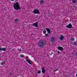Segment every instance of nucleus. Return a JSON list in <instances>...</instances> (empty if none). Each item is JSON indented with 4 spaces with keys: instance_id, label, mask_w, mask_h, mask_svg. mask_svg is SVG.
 <instances>
[{
    "instance_id": "obj_1",
    "label": "nucleus",
    "mask_w": 77,
    "mask_h": 77,
    "mask_svg": "<svg viewBox=\"0 0 77 77\" xmlns=\"http://www.w3.org/2000/svg\"><path fill=\"white\" fill-rule=\"evenodd\" d=\"M14 8L15 10L20 9V6L17 2H16L14 5Z\"/></svg>"
},
{
    "instance_id": "obj_29",
    "label": "nucleus",
    "mask_w": 77,
    "mask_h": 77,
    "mask_svg": "<svg viewBox=\"0 0 77 77\" xmlns=\"http://www.w3.org/2000/svg\"><path fill=\"white\" fill-rule=\"evenodd\" d=\"M76 77H77V73L76 74Z\"/></svg>"
},
{
    "instance_id": "obj_18",
    "label": "nucleus",
    "mask_w": 77,
    "mask_h": 77,
    "mask_svg": "<svg viewBox=\"0 0 77 77\" xmlns=\"http://www.w3.org/2000/svg\"><path fill=\"white\" fill-rule=\"evenodd\" d=\"M18 21V19H16L14 21H15V23H17V21Z\"/></svg>"
},
{
    "instance_id": "obj_14",
    "label": "nucleus",
    "mask_w": 77,
    "mask_h": 77,
    "mask_svg": "<svg viewBox=\"0 0 77 77\" xmlns=\"http://www.w3.org/2000/svg\"><path fill=\"white\" fill-rule=\"evenodd\" d=\"M5 63H6L5 62H3L1 63V65H4V64H5Z\"/></svg>"
},
{
    "instance_id": "obj_16",
    "label": "nucleus",
    "mask_w": 77,
    "mask_h": 77,
    "mask_svg": "<svg viewBox=\"0 0 77 77\" xmlns=\"http://www.w3.org/2000/svg\"><path fill=\"white\" fill-rule=\"evenodd\" d=\"M17 50L18 51H21V48L18 49L17 48Z\"/></svg>"
},
{
    "instance_id": "obj_22",
    "label": "nucleus",
    "mask_w": 77,
    "mask_h": 77,
    "mask_svg": "<svg viewBox=\"0 0 77 77\" xmlns=\"http://www.w3.org/2000/svg\"><path fill=\"white\" fill-rule=\"evenodd\" d=\"M43 33H44V34H45L46 33V31L45 30H44L43 31Z\"/></svg>"
},
{
    "instance_id": "obj_17",
    "label": "nucleus",
    "mask_w": 77,
    "mask_h": 77,
    "mask_svg": "<svg viewBox=\"0 0 77 77\" xmlns=\"http://www.w3.org/2000/svg\"><path fill=\"white\" fill-rule=\"evenodd\" d=\"M20 57H24V56L23 55L21 54L20 56Z\"/></svg>"
},
{
    "instance_id": "obj_23",
    "label": "nucleus",
    "mask_w": 77,
    "mask_h": 77,
    "mask_svg": "<svg viewBox=\"0 0 77 77\" xmlns=\"http://www.w3.org/2000/svg\"><path fill=\"white\" fill-rule=\"evenodd\" d=\"M58 70H59V69H55V70H54V72H56V71H58Z\"/></svg>"
},
{
    "instance_id": "obj_11",
    "label": "nucleus",
    "mask_w": 77,
    "mask_h": 77,
    "mask_svg": "<svg viewBox=\"0 0 77 77\" xmlns=\"http://www.w3.org/2000/svg\"><path fill=\"white\" fill-rule=\"evenodd\" d=\"M42 73H45V70L44 69V67H43L42 68Z\"/></svg>"
},
{
    "instance_id": "obj_21",
    "label": "nucleus",
    "mask_w": 77,
    "mask_h": 77,
    "mask_svg": "<svg viewBox=\"0 0 77 77\" xmlns=\"http://www.w3.org/2000/svg\"><path fill=\"white\" fill-rule=\"evenodd\" d=\"M40 3H44V1L42 0H41L40 1Z\"/></svg>"
},
{
    "instance_id": "obj_4",
    "label": "nucleus",
    "mask_w": 77,
    "mask_h": 77,
    "mask_svg": "<svg viewBox=\"0 0 77 77\" xmlns=\"http://www.w3.org/2000/svg\"><path fill=\"white\" fill-rule=\"evenodd\" d=\"M32 26H34V27H38V22H36L33 24Z\"/></svg>"
},
{
    "instance_id": "obj_6",
    "label": "nucleus",
    "mask_w": 77,
    "mask_h": 77,
    "mask_svg": "<svg viewBox=\"0 0 77 77\" xmlns=\"http://www.w3.org/2000/svg\"><path fill=\"white\" fill-rule=\"evenodd\" d=\"M57 48L59 50H60L61 51H63V48L61 46L58 47Z\"/></svg>"
},
{
    "instance_id": "obj_28",
    "label": "nucleus",
    "mask_w": 77,
    "mask_h": 77,
    "mask_svg": "<svg viewBox=\"0 0 77 77\" xmlns=\"http://www.w3.org/2000/svg\"><path fill=\"white\" fill-rule=\"evenodd\" d=\"M11 1H14V0H10Z\"/></svg>"
},
{
    "instance_id": "obj_15",
    "label": "nucleus",
    "mask_w": 77,
    "mask_h": 77,
    "mask_svg": "<svg viewBox=\"0 0 77 77\" xmlns=\"http://www.w3.org/2000/svg\"><path fill=\"white\" fill-rule=\"evenodd\" d=\"M45 35L46 37H48V36H49V35H48V34H45Z\"/></svg>"
},
{
    "instance_id": "obj_10",
    "label": "nucleus",
    "mask_w": 77,
    "mask_h": 77,
    "mask_svg": "<svg viewBox=\"0 0 77 77\" xmlns=\"http://www.w3.org/2000/svg\"><path fill=\"white\" fill-rule=\"evenodd\" d=\"M26 62H28V63L29 64H30V65H31L32 64V63L30 62V60H29V59H27L26 60Z\"/></svg>"
},
{
    "instance_id": "obj_12",
    "label": "nucleus",
    "mask_w": 77,
    "mask_h": 77,
    "mask_svg": "<svg viewBox=\"0 0 77 77\" xmlns=\"http://www.w3.org/2000/svg\"><path fill=\"white\" fill-rule=\"evenodd\" d=\"M64 38V37L63 36L61 35V36H60V40H63V39Z\"/></svg>"
},
{
    "instance_id": "obj_20",
    "label": "nucleus",
    "mask_w": 77,
    "mask_h": 77,
    "mask_svg": "<svg viewBox=\"0 0 77 77\" xmlns=\"http://www.w3.org/2000/svg\"><path fill=\"white\" fill-rule=\"evenodd\" d=\"M37 73H38V74H40V73H41V71L40 70L38 71L37 72Z\"/></svg>"
},
{
    "instance_id": "obj_24",
    "label": "nucleus",
    "mask_w": 77,
    "mask_h": 77,
    "mask_svg": "<svg viewBox=\"0 0 77 77\" xmlns=\"http://www.w3.org/2000/svg\"><path fill=\"white\" fill-rule=\"evenodd\" d=\"M77 45V43L75 42H74V45Z\"/></svg>"
},
{
    "instance_id": "obj_25",
    "label": "nucleus",
    "mask_w": 77,
    "mask_h": 77,
    "mask_svg": "<svg viewBox=\"0 0 77 77\" xmlns=\"http://www.w3.org/2000/svg\"><path fill=\"white\" fill-rule=\"evenodd\" d=\"M60 53V52L59 51H58V53H57L58 54H59V53Z\"/></svg>"
},
{
    "instance_id": "obj_13",
    "label": "nucleus",
    "mask_w": 77,
    "mask_h": 77,
    "mask_svg": "<svg viewBox=\"0 0 77 77\" xmlns=\"http://www.w3.org/2000/svg\"><path fill=\"white\" fill-rule=\"evenodd\" d=\"M72 2L73 3H77V2L76 1V0H72Z\"/></svg>"
},
{
    "instance_id": "obj_5",
    "label": "nucleus",
    "mask_w": 77,
    "mask_h": 77,
    "mask_svg": "<svg viewBox=\"0 0 77 77\" xmlns=\"http://www.w3.org/2000/svg\"><path fill=\"white\" fill-rule=\"evenodd\" d=\"M45 30H46L48 32V34H50V33H51V32L50 31V29L48 28H45Z\"/></svg>"
},
{
    "instance_id": "obj_27",
    "label": "nucleus",
    "mask_w": 77,
    "mask_h": 77,
    "mask_svg": "<svg viewBox=\"0 0 77 77\" xmlns=\"http://www.w3.org/2000/svg\"><path fill=\"white\" fill-rule=\"evenodd\" d=\"M26 59H28V57L26 56Z\"/></svg>"
},
{
    "instance_id": "obj_19",
    "label": "nucleus",
    "mask_w": 77,
    "mask_h": 77,
    "mask_svg": "<svg viewBox=\"0 0 77 77\" xmlns=\"http://www.w3.org/2000/svg\"><path fill=\"white\" fill-rule=\"evenodd\" d=\"M71 41H74V38H71Z\"/></svg>"
},
{
    "instance_id": "obj_3",
    "label": "nucleus",
    "mask_w": 77,
    "mask_h": 77,
    "mask_svg": "<svg viewBox=\"0 0 77 77\" xmlns=\"http://www.w3.org/2000/svg\"><path fill=\"white\" fill-rule=\"evenodd\" d=\"M33 12L35 14H40V12H39L38 10L36 9H35L34 10Z\"/></svg>"
},
{
    "instance_id": "obj_2",
    "label": "nucleus",
    "mask_w": 77,
    "mask_h": 77,
    "mask_svg": "<svg viewBox=\"0 0 77 77\" xmlns=\"http://www.w3.org/2000/svg\"><path fill=\"white\" fill-rule=\"evenodd\" d=\"M38 45L39 47L42 48L44 45V43L43 41H41L39 42L38 43Z\"/></svg>"
},
{
    "instance_id": "obj_9",
    "label": "nucleus",
    "mask_w": 77,
    "mask_h": 77,
    "mask_svg": "<svg viewBox=\"0 0 77 77\" xmlns=\"http://www.w3.org/2000/svg\"><path fill=\"white\" fill-rule=\"evenodd\" d=\"M6 50V48H0V51H2H2H5Z\"/></svg>"
},
{
    "instance_id": "obj_7",
    "label": "nucleus",
    "mask_w": 77,
    "mask_h": 77,
    "mask_svg": "<svg viewBox=\"0 0 77 77\" xmlns=\"http://www.w3.org/2000/svg\"><path fill=\"white\" fill-rule=\"evenodd\" d=\"M66 27L69 29H71V28H72V25L70 23H69L68 25L66 26Z\"/></svg>"
},
{
    "instance_id": "obj_26",
    "label": "nucleus",
    "mask_w": 77,
    "mask_h": 77,
    "mask_svg": "<svg viewBox=\"0 0 77 77\" xmlns=\"http://www.w3.org/2000/svg\"><path fill=\"white\" fill-rule=\"evenodd\" d=\"M10 75H12V73L10 72Z\"/></svg>"
},
{
    "instance_id": "obj_8",
    "label": "nucleus",
    "mask_w": 77,
    "mask_h": 77,
    "mask_svg": "<svg viewBox=\"0 0 77 77\" xmlns=\"http://www.w3.org/2000/svg\"><path fill=\"white\" fill-rule=\"evenodd\" d=\"M55 41V38H54L52 37L51 38V42H54Z\"/></svg>"
}]
</instances>
